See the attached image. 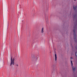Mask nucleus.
Here are the masks:
<instances>
[{"mask_svg": "<svg viewBox=\"0 0 77 77\" xmlns=\"http://www.w3.org/2000/svg\"><path fill=\"white\" fill-rule=\"evenodd\" d=\"M11 60L10 66H13L14 65V58L12 59V57H11Z\"/></svg>", "mask_w": 77, "mask_h": 77, "instance_id": "1", "label": "nucleus"}, {"mask_svg": "<svg viewBox=\"0 0 77 77\" xmlns=\"http://www.w3.org/2000/svg\"><path fill=\"white\" fill-rule=\"evenodd\" d=\"M55 61L57 60V55L56 54H55Z\"/></svg>", "mask_w": 77, "mask_h": 77, "instance_id": "2", "label": "nucleus"}, {"mask_svg": "<svg viewBox=\"0 0 77 77\" xmlns=\"http://www.w3.org/2000/svg\"><path fill=\"white\" fill-rule=\"evenodd\" d=\"M41 32L42 33H44V28H42V29Z\"/></svg>", "mask_w": 77, "mask_h": 77, "instance_id": "3", "label": "nucleus"}, {"mask_svg": "<svg viewBox=\"0 0 77 77\" xmlns=\"http://www.w3.org/2000/svg\"><path fill=\"white\" fill-rule=\"evenodd\" d=\"M76 8H77L76 7H74L73 6V9L74 10H75L76 9Z\"/></svg>", "mask_w": 77, "mask_h": 77, "instance_id": "4", "label": "nucleus"}, {"mask_svg": "<svg viewBox=\"0 0 77 77\" xmlns=\"http://www.w3.org/2000/svg\"><path fill=\"white\" fill-rule=\"evenodd\" d=\"M73 33H75V30H73Z\"/></svg>", "mask_w": 77, "mask_h": 77, "instance_id": "5", "label": "nucleus"}, {"mask_svg": "<svg viewBox=\"0 0 77 77\" xmlns=\"http://www.w3.org/2000/svg\"><path fill=\"white\" fill-rule=\"evenodd\" d=\"M71 63L72 64V65H73V64H72V60H71Z\"/></svg>", "mask_w": 77, "mask_h": 77, "instance_id": "6", "label": "nucleus"}, {"mask_svg": "<svg viewBox=\"0 0 77 77\" xmlns=\"http://www.w3.org/2000/svg\"><path fill=\"white\" fill-rule=\"evenodd\" d=\"M75 68H73V71H75Z\"/></svg>", "mask_w": 77, "mask_h": 77, "instance_id": "7", "label": "nucleus"}, {"mask_svg": "<svg viewBox=\"0 0 77 77\" xmlns=\"http://www.w3.org/2000/svg\"><path fill=\"white\" fill-rule=\"evenodd\" d=\"M38 56L37 57H36L35 59H36V60H37L38 59Z\"/></svg>", "mask_w": 77, "mask_h": 77, "instance_id": "8", "label": "nucleus"}, {"mask_svg": "<svg viewBox=\"0 0 77 77\" xmlns=\"http://www.w3.org/2000/svg\"><path fill=\"white\" fill-rule=\"evenodd\" d=\"M75 55H76V56H77V52H75Z\"/></svg>", "mask_w": 77, "mask_h": 77, "instance_id": "9", "label": "nucleus"}, {"mask_svg": "<svg viewBox=\"0 0 77 77\" xmlns=\"http://www.w3.org/2000/svg\"><path fill=\"white\" fill-rule=\"evenodd\" d=\"M16 66H18V64H17L16 65Z\"/></svg>", "mask_w": 77, "mask_h": 77, "instance_id": "10", "label": "nucleus"}, {"mask_svg": "<svg viewBox=\"0 0 77 77\" xmlns=\"http://www.w3.org/2000/svg\"><path fill=\"white\" fill-rule=\"evenodd\" d=\"M71 59H72V57H71Z\"/></svg>", "mask_w": 77, "mask_h": 77, "instance_id": "11", "label": "nucleus"}, {"mask_svg": "<svg viewBox=\"0 0 77 77\" xmlns=\"http://www.w3.org/2000/svg\"><path fill=\"white\" fill-rule=\"evenodd\" d=\"M74 0V1H75L76 0Z\"/></svg>", "mask_w": 77, "mask_h": 77, "instance_id": "12", "label": "nucleus"}]
</instances>
